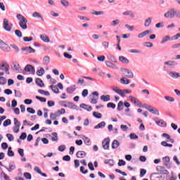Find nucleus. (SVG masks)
<instances>
[{"label": "nucleus", "mask_w": 180, "mask_h": 180, "mask_svg": "<svg viewBox=\"0 0 180 180\" xmlns=\"http://www.w3.org/2000/svg\"><path fill=\"white\" fill-rule=\"evenodd\" d=\"M17 19L19 20V26L23 30L27 29V19L25 18L22 14L17 15Z\"/></svg>", "instance_id": "nucleus-1"}, {"label": "nucleus", "mask_w": 180, "mask_h": 180, "mask_svg": "<svg viewBox=\"0 0 180 180\" xmlns=\"http://www.w3.org/2000/svg\"><path fill=\"white\" fill-rule=\"evenodd\" d=\"M12 26H13V25L12 23H9V20L8 19L4 18L3 20V27L4 30L6 32H11V30H12Z\"/></svg>", "instance_id": "nucleus-2"}, {"label": "nucleus", "mask_w": 180, "mask_h": 180, "mask_svg": "<svg viewBox=\"0 0 180 180\" xmlns=\"http://www.w3.org/2000/svg\"><path fill=\"white\" fill-rule=\"evenodd\" d=\"M121 71L124 75V77H127V78H134V74H133V72L129 69H124V68H121Z\"/></svg>", "instance_id": "nucleus-3"}, {"label": "nucleus", "mask_w": 180, "mask_h": 180, "mask_svg": "<svg viewBox=\"0 0 180 180\" xmlns=\"http://www.w3.org/2000/svg\"><path fill=\"white\" fill-rule=\"evenodd\" d=\"M22 54H25V56L29 53H36V50H34L32 46H25L21 48Z\"/></svg>", "instance_id": "nucleus-4"}, {"label": "nucleus", "mask_w": 180, "mask_h": 180, "mask_svg": "<svg viewBox=\"0 0 180 180\" xmlns=\"http://www.w3.org/2000/svg\"><path fill=\"white\" fill-rule=\"evenodd\" d=\"M0 49L3 51H6V53L11 51V47L9 46V45H8L6 43H5L1 39H0Z\"/></svg>", "instance_id": "nucleus-5"}, {"label": "nucleus", "mask_w": 180, "mask_h": 180, "mask_svg": "<svg viewBox=\"0 0 180 180\" xmlns=\"http://www.w3.org/2000/svg\"><path fill=\"white\" fill-rule=\"evenodd\" d=\"M0 70L1 71H5L6 74L9 75L11 72H9V64L8 63H4L3 64H0Z\"/></svg>", "instance_id": "nucleus-6"}, {"label": "nucleus", "mask_w": 180, "mask_h": 180, "mask_svg": "<svg viewBox=\"0 0 180 180\" xmlns=\"http://www.w3.org/2000/svg\"><path fill=\"white\" fill-rule=\"evenodd\" d=\"M102 144L103 148H104V150H109V144H110V139L109 138L105 139L102 141Z\"/></svg>", "instance_id": "nucleus-7"}, {"label": "nucleus", "mask_w": 180, "mask_h": 180, "mask_svg": "<svg viewBox=\"0 0 180 180\" xmlns=\"http://www.w3.org/2000/svg\"><path fill=\"white\" fill-rule=\"evenodd\" d=\"M165 65H167L169 68H175L176 65H178V63L174 60H168L164 63Z\"/></svg>", "instance_id": "nucleus-8"}, {"label": "nucleus", "mask_w": 180, "mask_h": 180, "mask_svg": "<svg viewBox=\"0 0 180 180\" xmlns=\"http://www.w3.org/2000/svg\"><path fill=\"white\" fill-rule=\"evenodd\" d=\"M24 70L25 72H32V74H34V72H36L34 67H33L32 65H27Z\"/></svg>", "instance_id": "nucleus-9"}, {"label": "nucleus", "mask_w": 180, "mask_h": 180, "mask_svg": "<svg viewBox=\"0 0 180 180\" xmlns=\"http://www.w3.org/2000/svg\"><path fill=\"white\" fill-rule=\"evenodd\" d=\"M105 65L106 67H108V68H111L112 70H118L119 68L115 65L114 63H112V62L106 60L105 62Z\"/></svg>", "instance_id": "nucleus-10"}, {"label": "nucleus", "mask_w": 180, "mask_h": 180, "mask_svg": "<svg viewBox=\"0 0 180 180\" xmlns=\"http://www.w3.org/2000/svg\"><path fill=\"white\" fill-rule=\"evenodd\" d=\"M64 108H69L70 109H77V105L74 104L73 103L64 101Z\"/></svg>", "instance_id": "nucleus-11"}, {"label": "nucleus", "mask_w": 180, "mask_h": 180, "mask_svg": "<svg viewBox=\"0 0 180 180\" xmlns=\"http://www.w3.org/2000/svg\"><path fill=\"white\" fill-rule=\"evenodd\" d=\"M112 91L115 92L116 94H118L120 96H124V94L123 93V90L119 89L117 86H112Z\"/></svg>", "instance_id": "nucleus-12"}, {"label": "nucleus", "mask_w": 180, "mask_h": 180, "mask_svg": "<svg viewBox=\"0 0 180 180\" xmlns=\"http://www.w3.org/2000/svg\"><path fill=\"white\" fill-rule=\"evenodd\" d=\"M150 180H162V176H160L158 173H152Z\"/></svg>", "instance_id": "nucleus-13"}, {"label": "nucleus", "mask_w": 180, "mask_h": 180, "mask_svg": "<svg viewBox=\"0 0 180 180\" xmlns=\"http://www.w3.org/2000/svg\"><path fill=\"white\" fill-rule=\"evenodd\" d=\"M76 156L77 158H85L86 157V153H85L84 150H79L76 153Z\"/></svg>", "instance_id": "nucleus-14"}, {"label": "nucleus", "mask_w": 180, "mask_h": 180, "mask_svg": "<svg viewBox=\"0 0 180 180\" xmlns=\"http://www.w3.org/2000/svg\"><path fill=\"white\" fill-rule=\"evenodd\" d=\"M165 18H166L167 19H172V18H174L173 15V12H172V8L169 10L167 12H166L164 14Z\"/></svg>", "instance_id": "nucleus-15"}, {"label": "nucleus", "mask_w": 180, "mask_h": 180, "mask_svg": "<svg viewBox=\"0 0 180 180\" xmlns=\"http://www.w3.org/2000/svg\"><path fill=\"white\" fill-rule=\"evenodd\" d=\"M168 75L172 77V78L178 79L180 78V74L176 72H167Z\"/></svg>", "instance_id": "nucleus-16"}, {"label": "nucleus", "mask_w": 180, "mask_h": 180, "mask_svg": "<svg viewBox=\"0 0 180 180\" xmlns=\"http://www.w3.org/2000/svg\"><path fill=\"white\" fill-rule=\"evenodd\" d=\"M79 107L82 109H85V110H87V112H91V110H92V106L88 105L85 103L80 104Z\"/></svg>", "instance_id": "nucleus-17"}, {"label": "nucleus", "mask_w": 180, "mask_h": 180, "mask_svg": "<svg viewBox=\"0 0 180 180\" xmlns=\"http://www.w3.org/2000/svg\"><path fill=\"white\" fill-rule=\"evenodd\" d=\"M155 122L156 124H158V126H160V127H167V122L163 120H160L159 121L155 120Z\"/></svg>", "instance_id": "nucleus-18"}, {"label": "nucleus", "mask_w": 180, "mask_h": 180, "mask_svg": "<svg viewBox=\"0 0 180 180\" xmlns=\"http://www.w3.org/2000/svg\"><path fill=\"white\" fill-rule=\"evenodd\" d=\"M35 84L39 86V88H43L44 86V82H43V80L40 78H37L35 80Z\"/></svg>", "instance_id": "nucleus-19"}, {"label": "nucleus", "mask_w": 180, "mask_h": 180, "mask_svg": "<svg viewBox=\"0 0 180 180\" xmlns=\"http://www.w3.org/2000/svg\"><path fill=\"white\" fill-rule=\"evenodd\" d=\"M40 39L42 41H44V43H50V38H49V36L46 34H41Z\"/></svg>", "instance_id": "nucleus-20"}, {"label": "nucleus", "mask_w": 180, "mask_h": 180, "mask_svg": "<svg viewBox=\"0 0 180 180\" xmlns=\"http://www.w3.org/2000/svg\"><path fill=\"white\" fill-rule=\"evenodd\" d=\"M75 89H77V88H76L75 84H74L73 86L68 87L66 89V92H68V94H73L74 91H75Z\"/></svg>", "instance_id": "nucleus-21"}, {"label": "nucleus", "mask_w": 180, "mask_h": 180, "mask_svg": "<svg viewBox=\"0 0 180 180\" xmlns=\"http://www.w3.org/2000/svg\"><path fill=\"white\" fill-rule=\"evenodd\" d=\"M150 30L143 31V32L140 33L138 35V38L143 39V37H146V36H147V34H150Z\"/></svg>", "instance_id": "nucleus-22"}, {"label": "nucleus", "mask_w": 180, "mask_h": 180, "mask_svg": "<svg viewBox=\"0 0 180 180\" xmlns=\"http://www.w3.org/2000/svg\"><path fill=\"white\" fill-rule=\"evenodd\" d=\"M119 61H120L123 64H129V59H127V58L124 56H119Z\"/></svg>", "instance_id": "nucleus-23"}, {"label": "nucleus", "mask_w": 180, "mask_h": 180, "mask_svg": "<svg viewBox=\"0 0 180 180\" xmlns=\"http://www.w3.org/2000/svg\"><path fill=\"white\" fill-rule=\"evenodd\" d=\"M44 72H46V70H44V68H40V69L37 70V75L38 77H43V75H44Z\"/></svg>", "instance_id": "nucleus-24"}, {"label": "nucleus", "mask_w": 180, "mask_h": 180, "mask_svg": "<svg viewBox=\"0 0 180 180\" xmlns=\"http://www.w3.org/2000/svg\"><path fill=\"white\" fill-rule=\"evenodd\" d=\"M32 18H37L38 19H41V20H44V18H43L41 14L37 11L32 13Z\"/></svg>", "instance_id": "nucleus-25"}, {"label": "nucleus", "mask_w": 180, "mask_h": 180, "mask_svg": "<svg viewBox=\"0 0 180 180\" xmlns=\"http://www.w3.org/2000/svg\"><path fill=\"white\" fill-rule=\"evenodd\" d=\"M13 70H15L17 72H22V69H20V65L19 63H13Z\"/></svg>", "instance_id": "nucleus-26"}, {"label": "nucleus", "mask_w": 180, "mask_h": 180, "mask_svg": "<svg viewBox=\"0 0 180 180\" xmlns=\"http://www.w3.org/2000/svg\"><path fill=\"white\" fill-rule=\"evenodd\" d=\"M4 168H6V169H7V171H8V172H12V171L16 169V165H10L9 167H6V166H4Z\"/></svg>", "instance_id": "nucleus-27"}, {"label": "nucleus", "mask_w": 180, "mask_h": 180, "mask_svg": "<svg viewBox=\"0 0 180 180\" xmlns=\"http://www.w3.org/2000/svg\"><path fill=\"white\" fill-rule=\"evenodd\" d=\"M106 126V122H101L94 127V129H103Z\"/></svg>", "instance_id": "nucleus-28"}, {"label": "nucleus", "mask_w": 180, "mask_h": 180, "mask_svg": "<svg viewBox=\"0 0 180 180\" xmlns=\"http://www.w3.org/2000/svg\"><path fill=\"white\" fill-rule=\"evenodd\" d=\"M172 12H173V18H180V11L179 10L175 9V8H172Z\"/></svg>", "instance_id": "nucleus-29"}, {"label": "nucleus", "mask_w": 180, "mask_h": 180, "mask_svg": "<svg viewBox=\"0 0 180 180\" xmlns=\"http://www.w3.org/2000/svg\"><path fill=\"white\" fill-rule=\"evenodd\" d=\"M101 99L103 101V102H109V101H110V95H102L101 96Z\"/></svg>", "instance_id": "nucleus-30"}, {"label": "nucleus", "mask_w": 180, "mask_h": 180, "mask_svg": "<svg viewBox=\"0 0 180 180\" xmlns=\"http://www.w3.org/2000/svg\"><path fill=\"white\" fill-rule=\"evenodd\" d=\"M120 146V143L117 140H114L112 143V150H115V148H117Z\"/></svg>", "instance_id": "nucleus-31"}, {"label": "nucleus", "mask_w": 180, "mask_h": 180, "mask_svg": "<svg viewBox=\"0 0 180 180\" xmlns=\"http://www.w3.org/2000/svg\"><path fill=\"white\" fill-rule=\"evenodd\" d=\"M123 108H124V103L122 101H120L117 104V109L119 112H120L123 110Z\"/></svg>", "instance_id": "nucleus-32"}, {"label": "nucleus", "mask_w": 180, "mask_h": 180, "mask_svg": "<svg viewBox=\"0 0 180 180\" xmlns=\"http://www.w3.org/2000/svg\"><path fill=\"white\" fill-rule=\"evenodd\" d=\"M151 22H153V18L150 17L148 18L145 20L144 26H146V27H148V26H150V25H151Z\"/></svg>", "instance_id": "nucleus-33"}, {"label": "nucleus", "mask_w": 180, "mask_h": 180, "mask_svg": "<svg viewBox=\"0 0 180 180\" xmlns=\"http://www.w3.org/2000/svg\"><path fill=\"white\" fill-rule=\"evenodd\" d=\"M120 83L123 85H129V84H130V80L124 77H122L120 79Z\"/></svg>", "instance_id": "nucleus-34"}, {"label": "nucleus", "mask_w": 180, "mask_h": 180, "mask_svg": "<svg viewBox=\"0 0 180 180\" xmlns=\"http://www.w3.org/2000/svg\"><path fill=\"white\" fill-rule=\"evenodd\" d=\"M169 40H171V37L169 35H167L162 39L160 44H164V43H167V41H169Z\"/></svg>", "instance_id": "nucleus-35"}, {"label": "nucleus", "mask_w": 180, "mask_h": 180, "mask_svg": "<svg viewBox=\"0 0 180 180\" xmlns=\"http://www.w3.org/2000/svg\"><path fill=\"white\" fill-rule=\"evenodd\" d=\"M50 88L54 94H60V90H58V88H57V86L51 85Z\"/></svg>", "instance_id": "nucleus-36"}, {"label": "nucleus", "mask_w": 180, "mask_h": 180, "mask_svg": "<svg viewBox=\"0 0 180 180\" xmlns=\"http://www.w3.org/2000/svg\"><path fill=\"white\" fill-rule=\"evenodd\" d=\"M91 15H96V16H99L101 15H105V11H93V12L91 13Z\"/></svg>", "instance_id": "nucleus-37"}, {"label": "nucleus", "mask_w": 180, "mask_h": 180, "mask_svg": "<svg viewBox=\"0 0 180 180\" xmlns=\"http://www.w3.org/2000/svg\"><path fill=\"white\" fill-rule=\"evenodd\" d=\"M83 140L86 146H91V139L89 138L84 136Z\"/></svg>", "instance_id": "nucleus-38"}, {"label": "nucleus", "mask_w": 180, "mask_h": 180, "mask_svg": "<svg viewBox=\"0 0 180 180\" xmlns=\"http://www.w3.org/2000/svg\"><path fill=\"white\" fill-rule=\"evenodd\" d=\"M60 4L63 5V6H65V8L70 6V2L67 0H60Z\"/></svg>", "instance_id": "nucleus-39"}, {"label": "nucleus", "mask_w": 180, "mask_h": 180, "mask_svg": "<svg viewBox=\"0 0 180 180\" xmlns=\"http://www.w3.org/2000/svg\"><path fill=\"white\" fill-rule=\"evenodd\" d=\"M150 113H153V115H158V116H160V112L158 110L154 107L150 110Z\"/></svg>", "instance_id": "nucleus-40"}, {"label": "nucleus", "mask_w": 180, "mask_h": 180, "mask_svg": "<svg viewBox=\"0 0 180 180\" xmlns=\"http://www.w3.org/2000/svg\"><path fill=\"white\" fill-rule=\"evenodd\" d=\"M52 136H53L51 139L52 141H58V135L57 134V132H53Z\"/></svg>", "instance_id": "nucleus-41"}, {"label": "nucleus", "mask_w": 180, "mask_h": 180, "mask_svg": "<svg viewBox=\"0 0 180 180\" xmlns=\"http://www.w3.org/2000/svg\"><path fill=\"white\" fill-rule=\"evenodd\" d=\"M58 116V115L57 114V112H51L50 114V119H51V120H56V119H57V117Z\"/></svg>", "instance_id": "nucleus-42"}, {"label": "nucleus", "mask_w": 180, "mask_h": 180, "mask_svg": "<svg viewBox=\"0 0 180 180\" xmlns=\"http://www.w3.org/2000/svg\"><path fill=\"white\" fill-rule=\"evenodd\" d=\"M93 116H94V117L96 119H102V114L100 112H94Z\"/></svg>", "instance_id": "nucleus-43"}, {"label": "nucleus", "mask_w": 180, "mask_h": 180, "mask_svg": "<svg viewBox=\"0 0 180 180\" xmlns=\"http://www.w3.org/2000/svg\"><path fill=\"white\" fill-rule=\"evenodd\" d=\"M6 136L8 141H13V140H15V137H13V135H12V134H7Z\"/></svg>", "instance_id": "nucleus-44"}, {"label": "nucleus", "mask_w": 180, "mask_h": 180, "mask_svg": "<svg viewBox=\"0 0 180 180\" xmlns=\"http://www.w3.org/2000/svg\"><path fill=\"white\" fill-rule=\"evenodd\" d=\"M165 99L169 102H175V98L169 96H165Z\"/></svg>", "instance_id": "nucleus-45"}, {"label": "nucleus", "mask_w": 180, "mask_h": 180, "mask_svg": "<svg viewBox=\"0 0 180 180\" xmlns=\"http://www.w3.org/2000/svg\"><path fill=\"white\" fill-rule=\"evenodd\" d=\"M12 121H11L10 119L6 120L4 122L3 126H4V127H6V126H9V124H11Z\"/></svg>", "instance_id": "nucleus-46"}, {"label": "nucleus", "mask_w": 180, "mask_h": 180, "mask_svg": "<svg viewBox=\"0 0 180 180\" xmlns=\"http://www.w3.org/2000/svg\"><path fill=\"white\" fill-rule=\"evenodd\" d=\"M15 34L17 36V37H22V32L19 30H15Z\"/></svg>", "instance_id": "nucleus-47"}, {"label": "nucleus", "mask_w": 180, "mask_h": 180, "mask_svg": "<svg viewBox=\"0 0 180 180\" xmlns=\"http://www.w3.org/2000/svg\"><path fill=\"white\" fill-rule=\"evenodd\" d=\"M129 138L131 139V140H137V139H139V136L136 135V134L134 133H132L130 134Z\"/></svg>", "instance_id": "nucleus-48"}, {"label": "nucleus", "mask_w": 180, "mask_h": 180, "mask_svg": "<svg viewBox=\"0 0 180 180\" xmlns=\"http://www.w3.org/2000/svg\"><path fill=\"white\" fill-rule=\"evenodd\" d=\"M64 113H65V109L64 108H61L60 110H58L56 112V114L58 115V116H60V115H64Z\"/></svg>", "instance_id": "nucleus-49"}, {"label": "nucleus", "mask_w": 180, "mask_h": 180, "mask_svg": "<svg viewBox=\"0 0 180 180\" xmlns=\"http://www.w3.org/2000/svg\"><path fill=\"white\" fill-rule=\"evenodd\" d=\"M105 164H108L110 167H113V160H106L104 161Z\"/></svg>", "instance_id": "nucleus-50"}, {"label": "nucleus", "mask_w": 180, "mask_h": 180, "mask_svg": "<svg viewBox=\"0 0 180 180\" xmlns=\"http://www.w3.org/2000/svg\"><path fill=\"white\" fill-rule=\"evenodd\" d=\"M6 84V79L4 77H0V85H5Z\"/></svg>", "instance_id": "nucleus-51"}, {"label": "nucleus", "mask_w": 180, "mask_h": 180, "mask_svg": "<svg viewBox=\"0 0 180 180\" xmlns=\"http://www.w3.org/2000/svg\"><path fill=\"white\" fill-rule=\"evenodd\" d=\"M134 105H136V106H139V108H141V103L137 98L134 100Z\"/></svg>", "instance_id": "nucleus-52"}, {"label": "nucleus", "mask_w": 180, "mask_h": 180, "mask_svg": "<svg viewBox=\"0 0 180 180\" xmlns=\"http://www.w3.org/2000/svg\"><path fill=\"white\" fill-rule=\"evenodd\" d=\"M145 174H147V170H146L145 169H140V176H141V178H143V176H144Z\"/></svg>", "instance_id": "nucleus-53"}, {"label": "nucleus", "mask_w": 180, "mask_h": 180, "mask_svg": "<svg viewBox=\"0 0 180 180\" xmlns=\"http://www.w3.org/2000/svg\"><path fill=\"white\" fill-rule=\"evenodd\" d=\"M24 176L26 179H32V174H30L29 172H25Z\"/></svg>", "instance_id": "nucleus-54"}, {"label": "nucleus", "mask_w": 180, "mask_h": 180, "mask_svg": "<svg viewBox=\"0 0 180 180\" xmlns=\"http://www.w3.org/2000/svg\"><path fill=\"white\" fill-rule=\"evenodd\" d=\"M107 108H111V109H115L116 108V104L110 102L107 104Z\"/></svg>", "instance_id": "nucleus-55"}, {"label": "nucleus", "mask_w": 180, "mask_h": 180, "mask_svg": "<svg viewBox=\"0 0 180 180\" xmlns=\"http://www.w3.org/2000/svg\"><path fill=\"white\" fill-rule=\"evenodd\" d=\"M80 172H82V174H88V169H85V167L84 166L80 167Z\"/></svg>", "instance_id": "nucleus-56"}, {"label": "nucleus", "mask_w": 180, "mask_h": 180, "mask_svg": "<svg viewBox=\"0 0 180 180\" xmlns=\"http://www.w3.org/2000/svg\"><path fill=\"white\" fill-rule=\"evenodd\" d=\"M27 111L28 112V113H32V115H34V113H36V110L30 107L27 108Z\"/></svg>", "instance_id": "nucleus-57"}, {"label": "nucleus", "mask_w": 180, "mask_h": 180, "mask_svg": "<svg viewBox=\"0 0 180 180\" xmlns=\"http://www.w3.org/2000/svg\"><path fill=\"white\" fill-rule=\"evenodd\" d=\"M36 99H38V101H40L41 102H46V99L44 97H40L39 96H36Z\"/></svg>", "instance_id": "nucleus-58"}, {"label": "nucleus", "mask_w": 180, "mask_h": 180, "mask_svg": "<svg viewBox=\"0 0 180 180\" xmlns=\"http://www.w3.org/2000/svg\"><path fill=\"white\" fill-rule=\"evenodd\" d=\"M119 23H120V20H119L117 19L112 20L111 22V26H116L117 25H119Z\"/></svg>", "instance_id": "nucleus-59"}, {"label": "nucleus", "mask_w": 180, "mask_h": 180, "mask_svg": "<svg viewBox=\"0 0 180 180\" xmlns=\"http://www.w3.org/2000/svg\"><path fill=\"white\" fill-rule=\"evenodd\" d=\"M102 46L104 47V49H109V42L104 41L102 42Z\"/></svg>", "instance_id": "nucleus-60"}, {"label": "nucleus", "mask_w": 180, "mask_h": 180, "mask_svg": "<svg viewBox=\"0 0 180 180\" xmlns=\"http://www.w3.org/2000/svg\"><path fill=\"white\" fill-rule=\"evenodd\" d=\"M43 61H44V64H49V63H50V57L45 56L43 59Z\"/></svg>", "instance_id": "nucleus-61"}, {"label": "nucleus", "mask_w": 180, "mask_h": 180, "mask_svg": "<svg viewBox=\"0 0 180 180\" xmlns=\"http://www.w3.org/2000/svg\"><path fill=\"white\" fill-rule=\"evenodd\" d=\"M14 124L17 127H20V122H19L16 118H14Z\"/></svg>", "instance_id": "nucleus-62"}, {"label": "nucleus", "mask_w": 180, "mask_h": 180, "mask_svg": "<svg viewBox=\"0 0 180 180\" xmlns=\"http://www.w3.org/2000/svg\"><path fill=\"white\" fill-rule=\"evenodd\" d=\"M23 40L25 42L32 41V40H33V37H23Z\"/></svg>", "instance_id": "nucleus-63"}, {"label": "nucleus", "mask_w": 180, "mask_h": 180, "mask_svg": "<svg viewBox=\"0 0 180 180\" xmlns=\"http://www.w3.org/2000/svg\"><path fill=\"white\" fill-rule=\"evenodd\" d=\"M82 96L85 98L86 96H88V89H84L82 92Z\"/></svg>", "instance_id": "nucleus-64"}]
</instances>
